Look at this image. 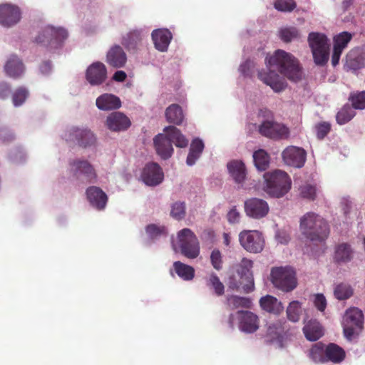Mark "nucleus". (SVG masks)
Returning <instances> with one entry per match:
<instances>
[{
  "instance_id": "nucleus-6",
  "label": "nucleus",
  "mask_w": 365,
  "mask_h": 365,
  "mask_svg": "<svg viewBox=\"0 0 365 365\" xmlns=\"http://www.w3.org/2000/svg\"><path fill=\"white\" fill-rule=\"evenodd\" d=\"M308 41L315 63L319 66H324L329 59V45L328 38L324 34L312 32L309 34Z\"/></svg>"
},
{
  "instance_id": "nucleus-5",
  "label": "nucleus",
  "mask_w": 365,
  "mask_h": 365,
  "mask_svg": "<svg viewBox=\"0 0 365 365\" xmlns=\"http://www.w3.org/2000/svg\"><path fill=\"white\" fill-rule=\"evenodd\" d=\"M270 276L274 286L284 292H292L297 286L296 272L290 267H273Z\"/></svg>"
},
{
  "instance_id": "nucleus-62",
  "label": "nucleus",
  "mask_w": 365,
  "mask_h": 365,
  "mask_svg": "<svg viewBox=\"0 0 365 365\" xmlns=\"http://www.w3.org/2000/svg\"><path fill=\"white\" fill-rule=\"evenodd\" d=\"M127 75L123 71H117L113 76V79L117 82H123L126 79Z\"/></svg>"
},
{
  "instance_id": "nucleus-7",
  "label": "nucleus",
  "mask_w": 365,
  "mask_h": 365,
  "mask_svg": "<svg viewBox=\"0 0 365 365\" xmlns=\"http://www.w3.org/2000/svg\"><path fill=\"white\" fill-rule=\"evenodd\" d=\"M67 37L68 33L64 29L48 26L38 34L35 41L38 44L55 49L61 46Z\"/></svg>"
},
{
  "instance_id": "nucleus-38",
  "label": "nucleus",
  "mask_w": 365,
  "mask_h": 365,
  "mask_svg": "<svg viewBox=\"0 0 365 365\" xmlns=\"http://www.w3.org/2000/svg\"><path fill=\"white\" fill-rule=\"evenodd\" d=\"M142 40L141 31L133 30L123 36L122 43L129 50H134Z\"/></svg>"
},
{
  "instance_id": "nucleus-35",
  "label": "nucleus",
  "mask_w": 365,
  "mask_h": 365,
  "mask_svg": "<svg viewBox=\"0 0 365 365\" xmlns=\"http://www.w3.org/2000/svg\"><path fill=\"white\" fill-rule=\"evenodd\" d=\"M354 291L352 286L346 282L337 284L334 289V296L339 301H344L351 298L354 295Z\"/></svg>"
},
{
  "instance_id": "nucleus-54",
  "label": "nucleus",
  "mask_w": 365,
  "mask_h": 365,
  "mask_svg": "<svg viewBox=\"0 0 365 365\" xmlns=\"http://www.w3.org/2000/svg\"><path fill=\"white\" fill-rule=\"evenodd\" d=\"M210 261L213 267L217 270H220L222 267V255L220 250H214L210 255Z\"/></svg>"
},
{
  "instance_id": "nucleus-36",
  "label": "nucleus",
  "mask_w": 365,
  "mask_h": 365,
  "mask_svg": "<svg viewBox=\"0 0 365 365\" xmlns=\"http://www.w3.org/2000/svg\"><path fill=\"white\" fill-rule=\"evenodd\" d=\"M269 155L263 149H259L253 153V160L258 170L264 171L269 168Z\"/></svg>"
},
{
  "instance_id": "nucleus-28",
  "label": "nucleus",
  "mask_w": 365,
  "mask_h": 365,
  "mask_svg": "<svg viewBox=\"0 0 365 365\" xmlns=\"http://www.w3.org/2000/svg\"><path fill=\"white\" fill-rule=\"evenodd\" d=\"M259 304L263 310L274 314H279L284 310L282 302L271 295L262 297L259 300Z\"/></svg>"
},
{
  "instance_id": "nucleus-59",
  "label": "nucleus",
  "mask_w": 365,
  "mask_h": 365,
  "mask_svg": "<svg viewBox=\"0 0 365 365\" xmlns=\"http://www.w3.org/2000/svg\"><path fill=\"white\" fill-rule=\"evenodd\" d=\"M240 213L235 207L231 209L227 215V220L230 223H237L240 221Z\"/></svg>"
},
{
  "instance_id": "nucleus-60",
  "label": "nucleus",
  "mask_w": 365,
  "mask_h": 365,
  "mask_svg": "<svg viewBox=\"0 0 365 365\" xmlns=\"http://www.w3.org/2000/svg\"><path fill=\"white\" fill-rule=\"evenodd\" d=\"M253 66L254 63L250 60H247L244 63H242L240 66V70L244 76H247L250 75L249 69Z\"/></svg>"
},
{
  "instance_id": "nucleus-25",
  "label": "nucleus",
  "mask_w": 365,
  "mask_h": 365,
  "mask_svg": "<svg viewBox=\"0 0 365 365\" xmlns=\"http://www.w3.org/2000/svg\"><path fill=\"white\" fill-rule=\"evenodd\" d=\"M86 195L90 203L98 210L106 207L108 197L106 194L98 187L91 186L86 190Z\"/></svg>"
},
{
  "instance_id": "nucleus-44",
  "label": "nucleus",
  "mask_w": 365,
  "mask_h": 365,
  "mask_svg": "<svg viewBox=\"0 0 365 365\" xmlns=\"http://www.w3.org/2000/svg\"><path fill=\"white\" fill-rule=\"evenodd\" d=\"M349 101L351 102V106L354 109H364L365 91L351 92L349 95Z\"/></svg>"
},
{
  "instance_id": "nucleus-61",
  "label": "nucleus",
  "mask_w": 365,
  "mask_h": 365,
  "mask_svg": "<svg viewBox=\"0 0 365 365\" xmlns=\"http://www.w3.org/2000/svg\"><path fill=\"white\" fill-rule=\"evenodd\" d=\"M341 53L342 51L339 49L338 50V48H334L333 54L331 56V64L333 66H336L339 63Z\"/></svg>"
},
{
  "instance_id": "nucleus-19",
  "label": "nucleus",
  "mask_w": 365,
  "mask_h": 365,
  "mask_svg": "<svg viewBox=\"0 0 365 365\" xmlns=\"http://www.w3.org/2000/svg\"><path fill=\"white\" fill-rule=\"evenodd\" d=\"M141 178L146 185L154 186L163 181V173L158 163H150L143 168Z\"/></svg>"
},
{
  "instance_id": "nucleus-43",
  "label": "nucleus",
  "mask_w": 365,
  "mask_h": 365,
  "mask_svg": "<svg viewBox=\"0 0 365 365\" xmlns=\"http://www.w3.org/2000/svg\"><path fill=\"white\" fill-rule=\"evenodd\" d=\"M206 284L208 287L214 289L216 295L222 296L224 294L225 287L216 274H210L209 278L207 280Z\"/></svg>"
},
{
  "instance_id": "nucleus-64",
  "label": "nucleus",
  "mask_w": 365,
  "mask_h": 365,
  "mask_svg": "<svg viewBox=\"0 0 365 365\" xmlns=\"http://www.w3.org/2000/svg\"><path fill=\"white\" fill-rule=\"evenodd\" d=\"M41 71L43 73H48L51 69V64L49 61H45L43 62L41 67H40Z\"/></svg>"
},
{
  "instance_id": "nucleus-46",
  "label": "nucleus",
  "mask_w": 365,
  "mask_h": 365,
  "mask_svg": "<svg viewBox=\"0 0 365 365\" xmlns=\"http://www.w3.org/2000/svg\"><path fill=\"white\" fill-rule=\"evenodd\" d=\"M228 303L232 309L239 307L250 308L252 305V302L249 298L239 296H231L228 298Z\"/></svg>"
},
{
  "instance_id": "nucleus-33",
  "label": "nucleus",
  "mask_w": 365,
  "mask_h": 365,
  "mask_svg": "<svg viewBox=\"0 0 365 365\" xmlns=\"http://www.w3.org/2000/svg\"><path fill=\"white\" fill-rule=\"evenodd\" d=\"M165 118L168 123L180 125L184 119L182 108L178 104H172L165 110Z\"/></svg>"
},
{
  "instance_id": "nucleus-21",
  "label": "nucleus",
  "mask_w": 365,
  "mask_h": 365,
  "mask_svg": "<svg viewBox=\"0 0 365 365\" xmlns=\"http://www.w3.org/2000/svg\"><path fill=\"white\" fill-rule=\"evenodd\" d=\"M107 78V69L101 62L92 63L86 71V79L92 86L102 84Z\"/></svg>"
},
{
  "instance_id": "nucleus-15",
  "label": "nucleus",
  "mask_w": 365,
  "mask_h": 365,
  "mask_svg": "<svg viewBox=\"0 0 365 365\" xmlns=\"http://www.w3.org/2000/svg\"><path fill=\"white\" fill-rule=\"evenodd\" d=\"M73 172L78 179L83 177L88 183L95 182L97 178L96 172L93 166L86 160H75L70 163Z\"/></svg>"
},
{
  "instance_id": "nucleus-31",
  "label": "nucleus",
  "mask_w": 365,
  "mask_h": 365,
  "mask_svg": "<svg viewBox=\"0 0 365 365\" xmlns=\"http://www.w3.org/2000/svg\"><path fill=\"white\" fill-rule=\"evenodd\" d=\"M229 173L233 180L240 183L243 182L246 176V169L245 164L240 160H232L227 163Z\"/></svg>"
},
{
  "instance_id": "nucleus-18",
  "label": "nucleus",
  "mask_w": 365,
  "mask_h": 365,
  "mask_svg": "<svg viewBox=\"0 0 365 365\" xmlns=\"http://www.w3.org/2000/svg\"><path fill=\"white\" fill-rule=\"evenodd\" d=\"M245 210L248 216L259 219L267 215L269 206L267 202L262 199L252 198L245 201Z\"/></svg>"
},
{
  "instance_id": "nucleus-34",
  "label": "nucleus",
  "mask_w": 365,
  "mask_h": 365,
  "mask_svg": "<svg viewBox=\"0 0 365 365\" xmlns=\"http://www.w3.org/2000/svg\"><path fill=\"white\" fill-rule=\"evenodd\" d=\"M203 149L204 143L201 140L198 138L193 140L190 145L186 163L190 166L193 165L196 160L200 157Z\"/></svg>"
},
{
  "instance_id": "nucleus-12",
  "label": "nucleus",
  "mask_w": 365,
  "mask_h": 365,
  "mask_svg": "<svg viewBox=\"0 0 365 365\" xmlns=\"http://www.w3.org/2000/svg\"><path fill=\"white\" fill-rule=\"evenodd\" d=\"M66 140L76 141L82 147L94 145L96 138L94 133L88 128H72L66 134Z\"/></svg>"
},
{
  "instance_id": "nucleus-20",
  "label": "nucleus",
  "mask_w": 365,
  "mask_h": 365,
  "mask_svg": "<svg viewBox=\"0 0 365 365\" xmlns=\"http://www.w3.org/2000/svg\"><path fill=\"white\" fill-rule=\"evenodd\" d=\"M131 125L130 120L121 112H113L106 120V125L111 131L120 132L126 130Z\"/></svg>"
},
{
  "instance_id": "nucleus-3",
  "label": "nucleus",
  "mask_w": 365,
  "mask_h": 365,
  "mask_svg": "<svg viewBox=\"0 0 365 365\" xmlns=\"http://www.w3.org/2000/svg\"><path fill=\"white\" fill-rule=\"evenodd\" d=\"M302 234L312 242H323L329 235V227L327 221L320 215L309 212L300 219Z\"/></svg>"
},
{
  "instance_id": "nucleus-47",
  "label": "nucleus",
  "mask_w": 365,
  "mask_h": 365,
  "mask_svg": "<svg viewBox=\"0 0 365 365\" xmlns=\"http://www.w3.org/2000/svg\"><path fill=\"white\" fill-rule=\"evenodd\" d=\"M279 36L284 42L289 43L294 39L299 38V33L295 27H287L280 29Z\"/></svg>"
},
{
  "instance_id": "nucleus-51",
  "label": "nucleus",
  "mask_w": 365,
  "mask_h": 365,
  "mask_svg": "<svg viewBox=\"0 0 365 365\" xmlns=\"http://www.w3.org/2000/svg\"><path fill=\"white\" fill-rule=\"evenodd\" d=\"M316 187L307 184L300 187V195L303 198L314 200L316 197Z\"/></svg>"
},
{
  "instance_id": "nucleus-45",
  "label": "nucleus",
  "mask_w": 365,
  "mask_h": 365,
  "mask_svg": "<svg viewBox=\"0 0 365 365\" xmlns=\"http://www.w3.org/2000/svg\"><path fill=\"white\" fill-rule=\"evenodd\" d=\"M351 38V34L347 31L340 33L334 38V48H338V50L339 49L340 51H343Z\"/></svg>"
},
{
  "instance_id": "nucleus-14",
  "label": "nucleus",
  "mask_w": 365,
  "mask_h": 365,
  "mask_svg": "<svg viewBox=\"0 0 365 365\" xmlns=\"http://www.w3.org/2000/svg\"><path fill=\"white\" fill-rule=\"evenodd\" d=\"M21 19V12L19 6L11 4L0 5V24L5 27H11L18 24Z\"/></svg>"
},
{
  "instance_id": "nucleus-63",
  "label": "nucleus",
  "mask_w": 365,
  "mask_h": 365,
  "mask_svg": "<svg viewBox=\"0 0 365 365\" xmlns=\"http://www.w3.org/2000/svg\"><path fill=\"white\" fill-rule=\"evenodd\" d=\"M277 239L281 244H287L289 242V236L283 232H279L277 234Z\"/></svg>"
},
{
  "instance_id": "nucleus-17",
  "label": "nucleus",
  "mask_w": 365,
  "mask_h": 365,
  "mask_svg": "<svg viewBox=\"0 0 365 365\" xmlns=\"http://www.w3.org/2000/svg\"><path fill=\"white\" fill-rule=\"evenodd\" d=\"M239 320V328L245 333H254L259 327V320L255 314L250 311L237 312Z\"/></svg>"
},
{
  "instance_id": "nucleus-56",
  "label": "nucleus",
  "mask_w": 365,
  "mask_h": 365,
  "mask_svg": "<svg viewBox=\"0 0 365 365\" xmlns=\"http://www.w3.org/2000/svg\"><path fill=\"white\" fill-rule=\"evenodd\" d=\"M314 303L317 309L320 312L324 311L327 307V300L322 294H317L314 296Z\"/></svg>"
},
{
  "instance_id": "nucleus-22",
  "label": "nucleus",
  "mask_w": 365,
  "mask_h": 365,
  "mask_svg": "<svg viewBox=\"0 0 365 365\" xmlns=\"http://www.w3.org/2000/svg\"><path fill=\"white\" fill-rule=\"evenodd\" d=\"M127 62V55L119 45L113 46L107 52L106 63L115 68H123Z\"/></svg>"
},
{
  "instance_id": "nucleus-11",
  "label": "nucleus",
  "mask_w": 365,
  "mask_h": 365,
  "mask_svg": "<svg viewBox=\"0 0 365 365\" xmlns=\"http://www.w3.org/2000/svg\"><path fill=\"white\" fill-rule=\"evenodd\" d=\"M259 132L263 136L275 140L287 138L289 135V130L287 126L272 120L262 122L259 127Z\"/></svg>"
},
{
  "instance_id": "nucleus-4",
  "label": "nucleus",
  "mask_w": 365,
  "mask_h": 365,
  "mask_svg": "<svg viewBox=\"0 0 365 365\" xmlns=\"http://www.w3.org/2000/svg\"><path fill=\"white\" fill-rule=\"evenodd\" d=\"M264 191L270 196L280 197L288 192L291 187V180L287 173L277 170L264 175Z\"/></svg>"
},
{
  "instance_id": "nucleus-32",
  "label": "nucleus",
  "mask_w": 365,
  "mask_h": 365,
  "mask_svg": "<svg viewBox=\"0 0 365 365\" xmlns=\"http://www.w3.org/2000/svg\"><path fill=\"white\" fill-rule=\"evenodd\" d=\"M326 361H331L335 364L341 362L345 356L344 350L336 344L330 343L325 348Z\"/></svg>"
},
{
  "instance_id": "nucleus-2",
  "label": "nucleus",
  "mask_w": 365,
  "mask_h": 365,
  "mask_svg": "<svg viewBox=\"0 0 365 365\" xmlns=\"http://www.w3.org/2000/svg\"><path fill=\"white\" fill-rule=\"evenodd\" d=\"M165 134L160 133L153 139V143L158 155L162 159L170 158L173 153V143L179 148H185L188 140L175 126L169 125L164 128Z\"/></svg>"
},
{
  "instance_id": "nucleus-48",
  "label": "nucleus",
  "mask_w": 365,
  "mask_h": 365,
  "mask_svg": "<svg viewBox=\"0 0 365 365\" xmlns=\"http://www.w3.org/2000/svg\"><path fill=\"white\" fill-rule=\"evenodd\" d=\"M170 215L179 220L182 219L185 215V205L184 202H176L171 207Z\"/></svg>"
},
{
  "instance_id": "nucleus-58",
  "label": "nucleus",
  "mask_w": 365,
  "mask_h": 365,
  "mask_svg": "<svg viewBox=\"0 0 365 365\" xmlns=\"http://www.w3.org/2000/svg\"><path fill=\"white\" fill-rule=\"evenodd\" d=\"M356 328L355 326L350 325V324H345L343 323V331L345 337L351 340L355 334V329Z\"/></svg>"
},
{
  "instance_id": "nucleus-40",
  "label": "nucleus",
  "mask_w": 365,
  "mask_h": 365,
  "mask_svg": "<svg viewBox=\"0 0 365 365\" xmlns=\"http://www.w3.org/2000/svg\"><path fill=\"white\" fill-rule=\"evenodd\" d=\"M309 357L316 363L326 362L325 349L322 343L314 344L309 350Z\"/></svg>"
},
{
  "instance_id": "nucleus-42",
  "label": "nucleus",
  "mask_w": 365,
  "mask_h": 365,
  "mask_svg": "<svg viewBox=\"0 0 365 365\" xmlns=\"http://www.w3.org/2000/svg\"><path fill=\"white\" fill-rule=\"evenodd\" d=\"M29 96V90L24 86L18 87L12 93V103L14 106H21Z\"/></svg>"
},
{
  "instance_id": "nucleus-50",
  "label": "nucleus",
  "mask_w": 365,
  "mask_h": 365,
  "mask_svg": "<svg viewBox=\"0 0 365 365\" xmlns=\"http://www.w3.org/2000/svg\"><path fill=\"white\" fill-rule=\"evenodd\" d=\"M317 137L319 140L324 139L331 130V124L328 122H320L315 125Z\"/></svg>"
},
{
  "instance_id": "nucleus-30",
  "label": "nucleus",
  "mask_w": 365,
  "mask_h": 365,
  "mask_svg": "<svg viewBox=\"0 0 365 365\" xmlns=\"http://www.w3.org/2000/svg\"><path fill=\"white\" fill-rule=\"evenodd\" d=\"M353 249L348 243H341L336 246L334 260L338 264L347 263L353 258Z\"/></svg>"
},
{
  "instance_id": "nucleus-8",
  "label": "nucleus",
  "mask_w": 365,
  "mask_h": 365,
  "mask_svg": "<svg viewBox=\"0 0 365 365\" xmlns=\"http://www.w3.org/2000/svg\"><path fill=\"white\" fill-rule=\"evenodd\" d=\"M181 253L189 259H195L200 254V244L194 232L188 228L181 230L178 234Z\"/></svg>"
},
{
  "instance_id": "nucleus-39",
  "label": "nucleus",
  "mask_w": 365,
  "mask_h": 365,
  "mask_svg": "<svg viewBox=\"0 0 365 365\" xmlns=\"http://www.w3.org/2000/svg\"><path fill=\"white\" fill-rule=\"evenodd\" d=\"M354 108L350 105H344L336 113V120L338 124L344 125L349 122L356 115Z\"/></svg>"
},
{
  "instance_id": "nucleus-29",
  "label": "nucleus",
  "mask_w": 365,
  "mask_h": 365,
  "mask_svg": "<svg viewBox=\"0 0 365 365\" xmlns=\"http://www.w3.org/2000/svg\"><path fill=\"white\" fill-rule=\"evenodd\" d=\"M303 333L309 341H314L321 338L323 334V328L319 322L315 319L309 320L303 327Z\"/></svg>"
},
{
  "instance_id": "nucleus-53",
  "label": "nucleus",
  "mask_w": 365,
  "mask_h": 365,
  "mask_svg": "<svg viewBox=\"0 0 365 365\" xmlns=\"http://www.w3.org/2000/svg\"><path fill=\"white\" fill-rule=\"evenodd\" d=\"M355 51H351L346 56V66L353 70H356L360 67V61L355 56Z\"/></svg>"
},
{
  "instance_id": "nucleus-9",
  "label": "nucleus",
  "mask_w": 365,
  "mask_h": 365,
  "mask_svg": "<svg viewBox=\"0 0 365 365\" xmlns=\"http://www.w3.org/2000/svg\"><path fill=\"white\" fill-rule=\"evenodd\" d=\"M241 246L251 253H259L264 247V239L257 230H243L239 234Z\"/></svg>"
},
{
  "instance_id": "nucleus-37",
  "label": "nucleus",
  "mask_w": 365,
  "mask_h": 365,
  "mask_svg": "<svg viewBox=\"0 0 365 365\" xmlns=\"http://www.w3.org/2000/svg\"><path fill=\"white\" fill-rule=\"evenodd\" d=\"M173 267L176 274L182 279L189 281L195 277V269L192 267L180 261L175 262Z\"/></svg>"
},
{
  "instance_id": "nucleus-13",
  "label": "nucleus",
  "mask_w": 365,
  "mask_h": 365,
  "mask_svg": "<svg viewBox=\"0 0 365 365\" xmlns=\"http://www.w3.org/2000/svg\"><path fill=\"white\" fill-rule=\"evenodd\" d=\"M286 322L277 321L267 325L265 341L269 344H276L279 347H283L286 335Z\"/></svg>"
},
{
  "instance_id": "nucleus-24",
  "label": "nucleus",
  "mask_w": 365,
  "mask_h": 365,
  "mask_svg": "<svg viewBox=\"0 0 365 365\" xmlns=\"http://www.w3.org/2000/svg\"><path fill=\"white\" fill-rule=\"evenodd\" d=\"M151 36L155 48L157 50L161 52H165L168 50L173 37L171 32L168 29H155L152 32Z\"/></svg>"
},
{
  "instance_id": "nucleus-23",
  "label": "nucleus",
  "mask_w": 365,
  "mask_h": 365,
  "mask_svg": "<svg viewBox=\"0 0 365 365\" xmlns=\"http://www.w3.org/2000/svg\"><path fill=\"white\" fill-rule=\"evenodd\" d=\"M25 67L22 61L16 55H11L4 65L6 75L11 78H20L24 73Z\"/></svg>"
},
{
  "instance_id": "nucleus-49",
  "label": "nucleus",
  "mask_w": 365,
  "mask_h": 365,
  "mask_svg": "<svg viewBox=\"0 0 365 365\" xmlns=\"http://www.w3.org/2000/svg\"><path fill=\"white\" fill-rule=\"evenodd\" d=\"M145 231L148 236L152 239L156 238L162 235L166 234L165 227L158 226L155 224L148 225L145 228Z\"/></svg>"
},
{
  "instance_id": "nucleus-10",
  "label": "nucleus",
  "mask_w": 365,
  "mask_h": 365,
  "mask_svg": "<svg viewBox=\"0 0 365 365\" xmlns=\"http://www.w3.org/2000/svg\"><path fill=\"white\" fill-rule=\"evenodd\" d=\"M253 266L252 260L244 258L240 264V269L237 272L240 276L239 283L231 284L230 287L239 290L242 289L245 293H250L254 290V279L251 272Z\"/></svg>"
},
{
  "instance_id": "nucleus-52",
  "label": "nucleus",
  "mask_w": 365,
  "mask_h": 365,
  "mask_svg": "<svg viewBox=\"0 0 365 365\" xmlns=\"http://www.w3.org/2000/svg\"><path fill=\"white\" fill-rule=\"evenodd\" d=\"M297 6L294 1L289 2L286 0H277L274 2V8L280 11H292Z\"/></svg>"
},
{
  "instance_id": "nucleus-1",
  "label": "nucleus",
  "mask_w": 365,
  "mask_h": 365,
  "mask_svg": "<svg viewBox=\"0 0 365 365\" xmlns=\"http://www.w3.org/2000/svg\"><path fill=\"white\" fill-rule=\"evenodd\" d=\"M292 81L297 82L302 78V68L299 62L292 54L283 50H277L267 61V68L258 71L257 77L275 92H280L286 88L284 80L276 72Z\"/></svg>"
},
{
  "instance_id": "nucleus-41",
  "label": "nucleus",
  "mask_w": 365,
  "mask_h": 365,
  "mask_svg": "<svg viewBox=\"0 0 365 365\" xmlns=\"http://www.w3.org/2000/svg\"><path fill=\"white\" fill-rule=\"evenodd\" d=\"M286 312L289 321L297 322L302 314V304L299 301L291 302L287 308Z\"/></svg>"
},
{
  "instance_id": "nucleus-55",
  "label": "nucleus",
  "mask_w": 365,
  "mask_h": 365,
  "mask_svg": "<svg viewBox=\"0 0 365 365\" xmlns=\"http://www.w3.org/2000/svg\"><path fill=\"white\" fill-rule=\"evenodd\" d=\"M15 138L14 133L6 128H0V142L7 143Z\"/></svg>"
},
{
  "instance_id": "nucleus-26",
  "label": "nucleus",
  "mask_w": 365,
  "mask_h": 365,
  "mask_svg": "<svg viewBox=\"0 0 365 365\" xmlns=\"http://www.w3.org/2000/svg\"><path fill=\"white\" fill-rule=\"evenodd\" d=\"M96 104L98 108L102 110L118 109L121 106L120 98L110 93H104L98 96Z\"/></svg>"
},
{
  "instance_id": "nucleus-16",
  "label": "nucleus",
  "mask_w": 365,
  "mask_h": 365,
  "mask_svg": "<svg viewBox=\"0 0 365 365\" xmlns=\"http://www.w3.org/2000/svg\"><path fill=\"white\" fill-rule=\"evenodd\" d=\"M282 155L287 165L299 168L305 163L307 153L302 148L289 146L282 152Z\"/></svg>"
},
{
  "instance_id": "nucleus-57",
  "label": "nucleus",
  "mask_w": 365,
  "mask_h": 365,
  "mask_svg": "<svg viewBox=\"0 0 365 365\" xmlns=\"http://www.w3.org/2000/svg\"><path fill=\"white\" fill-rule=\"evenodd\" d=\"M11 91V86L9 83L0 81V100L6 99L9 96Z\"/></svg>"
},
{
  "instance_id": "nucleus-27",
  "label": "nucleus",
  "mask_w": 365,
  "mask_h": 365,
  "mask_svg": "<svg viewBox=\"0 0 365 365\" xmlns=\"http://www.w3.org/2000/svg\"><path fill=\"white\" fill-rule=\"evenodd\" d=\"M343 322L345 324L355 326L356 329H361L364 324V314L357 307L348 309L344 316Z\"/></svg>"
}]
</instances>
